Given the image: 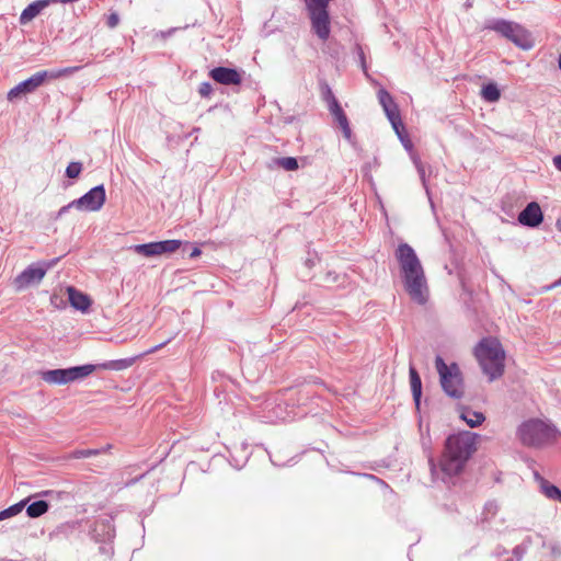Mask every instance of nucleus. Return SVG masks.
<instances>
[{"label":"nucleus","instance_id":"obj_32","mask_svg":"<svg viewBox=\"0 0 561 561\" xmlns=\"http://www.w3.org/2000/svg\"><path fill=\"white\" fill-rule=\"evenodd\" d=\"M179 30H180L179 27H171V28H169L167 31H157V32L153 33V38L154 39L165 41L167 38L172 36Z\"/></svg>","mask_w":561,"mask_h":561},{"label":"nucleus","instance_id":"obj_53","mask_svg":"<svg viewBox=\"0 0 561 561\" xmlns=\"http://www.w3.org/2000/svg\"><path fill=\"white\" fill-rule=\"evenodd\" d=\"M49 493H51V491H45L43 494L47 495Z\"/></svg>","mask_w":561,"mask_h":561},{"label":"nucleus","instance_id":"obj_50","mask_svg":"<svg viewBox=\"0 0 561 561\" xmlns=\"http://www.w3.org/2000/svg\"><path fill=\"white\" fill-rule=\"evenodd\" d=\"M558 66H559V69L561 70V55L559 56V59H558Z\"/></svg>","mask_w":561,"mask_h":561},{"label":"nucleus","instance_id":"obj_36","mask_svg":"<svg viewBox=\"0 0 561 561\" xmlns=\"http://www.w3.org/2000/svg\"><path fill=\"white\" fill-rule=\"evenodd\" d=\"M202 98H209L213 93V85L209 82H202L198 89Z\"/></svg>","mask_w":561,"mask_h":561},{"label":"nucleus","instance_id":"obj_45","mask_svg":"<svg viewBox=\"0 0 561 561\" xmlns=\"http://www.w3.org/2000/svg\"><path fill=\"white\" fill-rule=\"evenodd\" d=\"M202 254V250L198 247H194L192 252L190 253L191 259L198 257Z\"/></svg>","mask_w":561,"mask_h":561},{"label":"nucleus","instance_id":"obj_30","mask_svg":"<svg viewBox=\"0 0 561 561\" xmlns=\"http://www.w3.org/2000/svg\"><path fill=\"white\" fill-rule=\"evenodd\" d=\"M82 171V163L78 161L70 162L66 168V176L69 179H77Z\"/></svg>","mask_w":561,"mask_h":561},{"label":"nucleus","instance_id":"obj_6","mask_svg":"<svg viewBox=\"0 0 561 561\" xmlns=\"http://www.w3.org/2000/svg\"><path fill=\"white\" fill-rule=\"evenodd\" d=\"M435 367L439 375L443 391L453 399H461L465 394L463 378L457 363L447 365L442 356L435 358Z\"/></svg>","mask_w":561,"mask_h":561},{"label":"nucleus","instance_id":"obj_54","mask_svg":"<svg viewBox=\"0 0 561 561\" xmlns=\"http://www.w3.org/2000/svg\"><path fill=\"white\" fill-rule=\"evenodd\" d=\"M287 123H291L293 122V118H288L286 119Z\"/></svg>","mask_w":561,"mask_h":561},{"label":"nucleus","instance_id":"obj_31","mask_svg":"<svg viewBox=\"0 0 561 561\" xmlns=\"http://www.w3.org/2000/svg\"><path fill=\"white\" fill-rule=\"evenodd\" d=\"M394 116L397 117L396 119H388L394 130V133L397 134V136H400L401 134L404 133V126H403V123H402V119H401V115L400 114H394Z\"/></svg>","mask_w":561,"mask_h":561},{"label":"nucleus","instance_id":"obj_17","mask_svg":"<svg viewBox=\"0 0 561 561\" xmlns=\"http://www.w3.org/2000/svg\"><path fill=\"white\" fill-rule=\"evenodd\" d=\"M535 481L538 483L539 491L549 500L561 503V489L550 483L538 471L534 472Z\"/></svg>","mask_w":561,"mask_h":561},{"label":"nucleus","instance_id":"obj_47","mask_svg":"<svg viewBox=\"0 0 561 561\" xmlns=\"http://www.w3.org/2000/svg\"><path fill=\"white\" fill-rule=\"evenodd\" d=\"M531 542H533L531 538L530 537H526L520 545H527V549H528L530 547Z\"/></svg>","mask_w":561,"mask_h":561},{"label":"nucleus","instance_id":"obj_27","mask_svg":"<svg viewBox=\"0 0 561 561\" xmlns=\"http://www.w3.org/2000/svg\"><path fill=\"white\" fill-rule=\"evenodd\" d=\"M79 69V67H68V68H61V69H54V70H43L38 71L37 75H44L43 77V83L46 79H57L64 76L71 75L76 72Z\"/></svg>","mask_w":561,"mask_h":561},{"label":"nucleus","instance_id":"obj_16","mask_svg":"<svg viewBox=\"0 0 561 561\" xmlns=\"http://www.w3.org/2000/svg\"><path fill=\"white\" fill-rule=\"evenodd\" d=\"M330 114L333 116L334 121L339 124L342 129L344 138L350 140L352 138V129L350 126L348 118L342 108L340 102L333 103L328 107Z\"/></svg>","mask_w":561,"mask_h":561},{"label":"nucleus","instance_id":"obj_33","mask_svg":"<svg viewBox=\"0 0 561 561\" xmlns=\"http://www.w3.org/2000/svg\"><path fill=\"white\" fill-rule=\"evenodd\" d=\"M512 553H513V558L516 561H522L523 558L525 557V554L527 553V545H517L512 550Z\"/></svg>","mask_w":561,"mask_h":561},{"label":"nucleus","instance_id":"obj_9","mask_svg":"<svg viewBox=\"0 0 561 561\" xmlns=\"http://www.w3.org/2000/svg\"><path fill=\"white\" fill-rule=\"evenodd\" d=\"M307 10L312 31L321 41H327L331 33L329 5L309 7Z\"/></svg>","mask_w":561,"mask_h":561},{"label":"nucleus","instance_id":"obj_49","mask_svg":"<svg viewBox=\"0 0 561 561\" xmlns=\"http://www.w3.org/2000/svg\"><path fill=\"white\" fill-rule=\"evenodd\" d=\"M471 7H472V2H471V0H467V1H466V3H465V8H466V9H469V8H471Z\"/></svg>","mask_w":561,"mask_h":561},{"label":"nucleus","instance_id":"obj_18","mask_svg":"<svg viewBox=\"0 0 561 561\" xmlns=\"http://www.w3.org/2000/svg\"><path fill=\"white\" fill-rule=\"evenodd\" d=\"M68 293V299L76 310H80L82 312H85L89 310L91 306V299L88 295L83 294L82 291L78 290L77 288L69 286L67 288Z\"/></svg>","mask_w":561,"mask_h":561},{"label":"nucleus","instance_id":"obj_39","mask_svg":"<svg viewBox=\"0 0 561 561\" xmlns=\"http://www.w3.org/2000/svg\"><path fill=\"white\" fill-rule=\"evenodd\" d=\"M398 137H399L400 141L402 142V145L404 146L405 149L410 150L412 148V142L409 139V137L405 134V131L403 134H401L400 136H398Z\"/></svg>","mask_w":561,"mask_h":561},{"label":"nucleus","instance_id":"obj_5","mask_svg":"<svg viewBox=\"0 0 561 561\" xmlns=\"http://www.w3.org/2000/svg\"><path fill=\"white\" fill-rule=\"evenodd\" d=\"M517 435L523 445L539 448L554 440L558 430L542 420L530 419L518 426Z\"/></svg>","mask_w":561,"mask_h":561},{"label":"nucleus","instance_id":"obj_48","mask_svg":"<svg viewBox=\"0 0 561 561\" xmlns=\"http://www.w3.org/2000/svg\"><path fill=\"white\" fill-rule=\"evenodd\" d=\"M365 477L369 478V479H373V480H376V481H379L381 483H385L382 480H380L379 478H377L376 476L374 474H365Z\"/></svg>","mask_w":561,"mask_h":561},{"label":"nucleus","instance_id":"obj_41","mask_svg":"<svg viewBox=\"0 0 561 561\" xmlns=\"http://www.w3.org/2000/svg\"><path fill=\"white\" fill-rule=\"evenodd\" d=\"M71 208H75V205H71V202L65 206H62L58 213H57V216L56 218H60L62 217L65 214H67Z\"/></svg>","mask_w":561,"mask_h":561},{"label":"nucleus","instance_id":"obj_1","mask_svg":"<svg viewBox=\"0 0 561 561\" xmlns=\"http://www.w3.org/2000/svg\"><path fill=\"white\" fill-rule=\"evenodd\" d=\"M478 435L468 431L451 434L446 438L445 449L438 462L428 456V466L432 476L443 474L442 480L459 474L472 454L476 451Z\"/></svg>","mask_w":561,"mask_h":561},{"label":"nucleus","instance_id":"obj_44","mask_svg":"<svg viewBox=\"0 0 561 561\" xmlns=\"http://www.w3.org/2000/svg\"><path fill=\"white\" fill-rule=\"evenodd\" d=\"M558 286H561V277L559 279H557L556 282H553L551 285L545 286L543 291H548Z\"/></svg>","mask_w":561,"mask_h":561},{"label":"nucleus","instance_id":"obj_42","mask_svg":"<svg viewBox=\"0 0 561 561\" xmlns=\"http://www.w3.org/2000/svg\"><path fill=\"white\" fill-rule=\"evenodd\" d=\"M485 511L492 515H495L497 512V505L495 502H488L484 506Z\"/></svg>","mask_w":561,"mask_h":561},{"label":"nucleus","instance_id":"obj_37","mask_svg":"<svg viewBox=\"0 0 561 561\" xmlns=\"http://www.w3.org/2000/svg\"><path fill=\"white\" fill-rule=\"evenodd\" d=\"M119 23V15L116 12H112L106 16V25L110 28H115Z\"/></svg>","mask_w":561,"mask_h":561},{"label":"nucleus","instance_id":"obj_38","mask_svg":"<svg viewBox=\"0 0 561 561\" xmlns=\"http://www.w3.org/2000/svg\"><path fill=\"white\" fill-rule=\"evenodd\" d=\"M59 260H60V257H55V259L49 260V261L38 262V264L42 266V268H45V274H46L47 271L50 270L51 267H54Z\"/></svg>","mask_w":561,"mask_h":561},{"label":"nucleus","instance_id":"obj_29","mask_svg":"<svg viewBox=\"0 0 561 561\" xmlns=\"http://www.w3.org/2000/svg\"><path fill=\"white\" fill-rule=\"evenodd\" d=\"M103 450L104 449H77L65 455L62 458L65 460L90 458L100 455L101 453H103Z\"/></svg>","mask_w":561,"mask_h":561},{"label":"nucleus","instance_id":"obj_12","mask_svg":"<svg viewBox=\"0 0 561 561\" xmlns=\"http://www.w3.org/2000/svg\"><path fill=\"white\" fill-rule=\"evenodd\" d=\"M209 77L222 85H239L242 82V72L236 68L215 67L209 71Z\"/></svg>","mask_w":561,"mask_h":561},{"label":"nucleus","instance_id":"obj_34","mask_svg":"<svg viewBox=\"0 0 561 561\" xmlns=\"http://www.w3.org/2000/svg\"><path fill=\"white\" fill-rule=\"evenodd\" d=\"M355 53L357 55L360 68L363 69L364 72H366L367 65H366V59H365V53H364L362 45H359V44L355 45Z\"/></svg>","mask_w":561,"mask_h":561},{"label":"nucleus","instance_id":"obj_23","mask_svg":"<svg viewBox=\"0 0 561 561\" xmlns=\"http://www.w3.org/2000/svg\"><path fill=\"white\" fill-rule=\"evenodd\" d=\"M460 419L471 428L480 426L485 421V416L482 412L472 411L468 408L461 411Z\"/></svg>","mask_w":561,"mask_h":561},{"label":"nucleus","instance_id":"obj_2","mask_svg":"<svg viewBox=\"0 0 561 561\" xmlns=\"http://www.w3.org/2000/svg\"><path fill=\"white\" fill-rule=\"evenodd\" d=\"M399 263L402 283L410 298L423 305L427 300V284L422 263L414 249L408 243H400L394 252Z\"/></svg>","mask_w":561,"mask_h":561},{"label":"nucleus","instance_id":"obj_26","mask_svg":"<svg viewBox=\"0 0 561 561\" xmlns=\"http://www.w3.org/2000/svg\"><path fill=\"white\" fill-rule=\"evenodd\" d=\"M31 501V496L23 499L22 501L9 506L8 508L0 512V520L13 517L21 513L26 504Z\"/></svg>","mask_w":561,"mask_h":561},{"label":"nucleus","instance_id":"obj_24","mask_svg":"<svg viewBox=\"0 0 561 561\" xmlns=\"http://www.w3.org/2000/svg\"><path fill=\"white\" fill-rule=\"evenodd\" d=\"M49 503L45 500H36L32 503H27L24 508H26V515L30 518H37L44 515L49 510Z\"/></svg>","mask_w":561,"mask_h":561},{"label":"nucleus","instance_id":"obj_8","mask_svg":"<svg viewBox=\"0 0 561 561\" xmlns=\"http://www.w3.org/2000/svg\"><path fill=\"white\" fill-rule=\"evenodd\" d=\"M182 244L188 245V242H183L181 240L172 239V240H162L154 241L149 243L136 244L133 247V250L142 256L146 257H154L160 256L162 254H171L178 251Z\"/></svg>","mask_w":561,"mask_h":561},{"label":"nucleus","instance_id":"obj_13","mask_svg":"<svg viewBox=\"0 0 561 561\" xmlns=\"http://www.w3.org/2000/svg\"><path fill=\"white\" fill-rule=\"evenodd\" d=\"M518 222L528 228H537L543 221V213L537 202H530L518 214Z\"/></svg>","mask_w":561,"mask_h":561},{"label":"nucleus","instance_id":"obj_3","mask_svg":"<svg viewBox=\"0 0 561 561\" xmlns=\"http://www.w3.org/2000/svg\"><path fill=\"white\" fill-rule=\"evenodd\" d=\"M474 356L490 381L503 375L505 352L496 339L483 337L474 347Z\"/></svg>","mask_w":561,"mask_h":561},{"label":"nucleus","instance_id":"obj_15","mask_svg":"<svg viewBox=\"0 0 561 561\" xmlns=\"http://www.w3.org/2000/svg\"><path fill=\"white\" fill-rule=\"evenodd\" d=\"M43 77L44 75H37L36 72L26 80L20 82L8 92V100L12 102L21 95H26L34 92L38 87L43 84Z\"/></svg>","mask_w":561,"mask_h":561},{"label":"nucleus","instance_id":"obj_22","mask_svg":"<svg viewBox=\"0 0 561 561\" xmlns=\"http://www.w3.org/2000/svg\"><path fill=\"white\" fill-rule=\"evenodd\" d=\"M298 160L294 157L273 158L267 163V168L270 170H273L275 168H282L286 171H295L298 169Z\"/></svg>","mask_w":561,"mask_h":561},{"label":"nucleus","instance_id":"obj_11","mask_svg":"<svg viewBox=\"0 0 561 561\" xmlns=\"http://www.w3.org/2000/svg\"><path fill=\"white\" fill-rule=\"evenodd\" d=\"M45 275V268H42L38 262L33 263L14 278V286L16 289L21 290L32 285H37Z\"/></svg>","mask_w":561,"mask_h":561},{"label":"nucleus","instance_id":"obj_46","mask_svg":"<svg viewBox=\"0 0 561 561\" xmlns=\"http://www.w3.org/2000/svg\"><path fill=\"white\" fill-rule=\"evenodd\" d=\"M553 165L561 171V154H558L553 158Z\"/></svg>","mask_w":561,"mask_h":561},{"label":"nucleus","instance_id":"obj_7","mask_svg":"<svg viewBox=\"0 0 561 561\" xmlns=\"http://www.w3.org/2000/svg\"><path fill=\"white\" fill-rule=\"evenodd\" d=\"M98 369L94 364H84L68 368L39 370L38 376L48 385L64 386L82 380Z\"/></svg>","mask_w":561,"mask_h":561},{"label":"nucleus","instance_id":"obj_14","mask_svg":"<svg viewBox=\"0 0 561 561\" xmlns=\"http://www.w3.org/2000/svg\"><path fill=\"white\" fill-rule=\"evenodd\" d=\"M91 537L96 542H110L115 537V527L112 517L102 518L95 522L91 530Z\"/></svg>","mask_w":561,"mask_h":561},{"label":"nucleus","instance_id":"obj_51","mask_svg":"<svg viewBox=\"0 0 561 561\" xmlns=\"http://www.w3.org/2000/svg\"><path fill=\"white\" fill-rule=\"evenodd\" d=\"M271 461H272V465L279 466V465H278V463H276L272 458H271Z\"/></svg>","mask_w":561,"mask_h":561},{"label":"nucleus","instance_id":"obj_52","mask_svg":"<svg viewBox=\"0 0 561 561\" xmlns=\"http://www.w3.org/2000/svg\"><path fill=\"white\" fill-rule=\"evenodd\" d=\"M505 561H516L514 558L506 559Z\"/></svg>","mask_w":561,"mask_h":561},{"label":"nucleus","instance_id":"obj_10","mask_svg":"<svg viewBox=\"0 0 561 561\" xmlns=\"http://www.w3.org/2000/svg\"><path fill=\"white\" fill-rule=\"evenodd\" d=\"M106 201V192L103 184L96 185L89 190L81 197L71 202L75 208L82 211H98Z\"/></svg>","mask_w":561,"mask_h":561},{"label":"nucleus","instance_id":"obj_35","mask_svg":"<svg viewBox=\"0 0 561 561\" xmlns=\"http://www.w3.org/2000/svg\"><path fill=\"white\" fill-rule=\"evenodd\" d=\"M543 547L548 548L553 557H561V545L557 541L543 542Z\"/></svg>","mask_w":561,"mask_h":561},{"label":"nucleus","instance_id":"obj_43","mask_svg":"<svg viewBox=\"0 0 561 561\" xmlns=\"http://www.w3.org/2000/svg\"><path fill=\"white\" fill-rule=\"evenodd\" d=\"M172 339H173V337H170V339H168L167 341H164V342H162V343H160V344H158V345H156V346L151 347V348L148 351V353H154V352H157L158 350H160V348H162L164 345H167L169 342H171V341H172Z\"/></svg>","mask_w":561,"mask_h":561},{"label":"nucleus","instance_id":"obj_40","mask_svg":"<svg viewBox=\"0 0 561 561\" xmlns=\"http://www.w3.org/2000/svg\"><path fill=\"white\" fill-rule=\"evenodd\" d=\"M414 163H415V167H416L417 172L420 174V178H421V180L423 182V185L425 186V171H424V168H423L422 163L420 161L415 160V159H414Z\"/></svg>","mask_w":561,"mask_h":561},{"label":"nucleus","instance_id":"obj_21","mask_svg":"<svg viewBox=\"0 0 561 561\" xmlns=\"http://www.w3.org/2000/svg\"><path fill=\"white\" fill-rule=\"evenodd\" d=\"M135 363V357L122 358L107 360L101 364H98V369H106V370H115L121 371L129 368Z\"/></svg>","mask_w":561,"mask_h":561},{"label":"nucleus","instance_id":"obj_28","mask_svg":"<svg viewBox=\"0 0 561 561\" xmlns=\"http://www.w3.org/2000/svg\"><path fill=\"white\" fill-rule=\"evenodd\" d=\"M319 87H320L321 99L327 103L328 107L330 105H332L333 103L339 102L337 99L335 98L331 87L329 85V83L325 80L321 79L319 81Z\"/></svg>","mask_w":561,"mask_h":561},{"label":"nucleus","instance_id":"obj_25","mask_svg":"<svg viewBox=\"0 0 561 561\" xmlns=\"http://www.w3.org/2000/svg\"><path fill=\"white\" fill-rule=\"evenodd\" d=\"M481 98L490 103L497 102L501 98V91L496 83L489 82L481 89Z\"/></svg>","mask_w":561,"mask_h":561},{"label":"nucleus","instance_id":"obj_4","mask_svg":"<svg viewBox=\"0 0 561 561\" xmlns=\"http://www.w3.org/2000/svg\"><path fill=\"white\" fill-rule=\"evenodd\" d=\"M483 30L495 32L523 50H529L534 47L531 34L524 26L514 21L489 19L484 22Z\"/></svg>","mask_w":561,"mask_h":561},{"label":"nucleus","instance_id":"obj_20","mask_svg":"<svg viewBox=\"0 0 561 561\" xmlns=\"http://www.w3.org/2000/svg\"><path fill=\"white\" fill-rule=\"evenodd\" d=\"M409 377H410V386H411L413 401H414L416 410H420L421 398H422V380H421L420 374L417 373L415 367L412 365H410V368H409Z\"/></svg>","mask_w":561,"mask_h":561},{"label":"nucleus","instance_id":"obj_19","mask_svg":"<svg viewBox=\"0 0 561 561\" xmlns=\"http://www.w3.org/2000/svg\"><path fill=\"white\" fill-rule=\"evenodd\" d=\"M378 100L388 119H396L394 114H400L397 103L391 94L385 90H378Z\"/></svg>","mask_w":561,"mask_h":561}]
</instances>
